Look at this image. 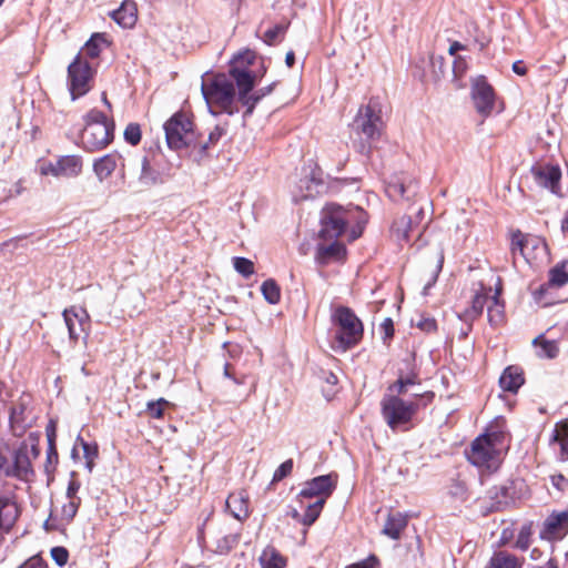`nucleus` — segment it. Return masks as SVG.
I'll return each mask as SVG.
<instances>
[{
	"instance_id": "14",
	"label": "nucleus",
	"mask_w": 568,
	"mask_h": 568,
	"mask_svg": "<svg viewBox=\"0 0 568 568\" xmlns=\"http://www.w3.org/2000/svg\"><path fill=\"white\" fill-rule=\"evenodd\" d=\"M471 99L476 111L481 116L487 118L491 114L495 106V93L484 77H478L473 81Z\"/></svg>"
},
{
	"instance_id": "44",
	"label": "nucleus",
	"mask_w": 568,
	"mask_h": 568,
	"mask_svg": "<svg viewBox=\"0 0 568 568\" xmlns=\"http://www.w3.org/2000/svg\"><path fill=\"white\" fill-rule=\"evenodd\" d=\"M169 405H170V403L164 398H160L155 402H149L146 405V413L152 418L160 419L163 417L164 407L169 406Z\"/></svg>"
},
{
	"instance_id": "57",
	"label": "nucleus",
	"mask_w": 568,
	"mask_h": 568,
	"mask_svg": "<svg viewBox=\"0 0 568 568\" xmlns=\"http://www.w3.org/2000/svg\"><path fill=\"white\" fill-rule=\"evenodd\" d=\"M40 172L42 175H53L61 176L60 168L58 161L55 163H47L41 165Z\"/></svg>"
},
{
	"instance_id": "35",
	"label": "nucleus",
	"mask_w": 568,
	"mask_h": 568,
	"mask_svg": "<svg viewBox=\"0 0 568 568\" xmlns=\"http://www.w3.org/2000/svg\"><path fill=\"white\" fill-rule=\"evenodd\" d=\"M419 384L418 375L415 372L407 374H399L397 381L388 387L389 393H396L397 395H404L407 392V387Z\"/></svg>"
},
{
	"instance_id": "9",
	"label": "nucleus",
	"mask_w": 568,
	"mask_h": 568,
	"mask_svg": "<svg viewBox=\"0 0 568 568\" xmlns=\"http://www.w3.org/2000/svg\"><path fill=\"white\" fill-rule=\"evenodd\" d=\"M255 84V75L251 73L236 72V87L239 89V101L242 105L246 106L244 118L253 113L255 104L264 97L268 95L275 83L261 88L250 94Z\"/></svg>"
},
{
	"instance_id": "7",
	"label": "nucleus",
	"mask_w": 568,
	"mask_h": 568,
	"mask_svg": "<svg viewBox=\"0 0 568 568\" xmlns=\"http://www.w3.org/2000/svg\"><path fill=\"white\" fill-rule=\"evenodd\" d=\"M165 139L169 148L180 150L195 142L193 121L184 112L173 114L164 123Z\"/></svg>"
},
{
	"instance_id": "13",
	"label": "nucleus",
	"mask_w": 568,
	"mask_h": 568,
	"mask_svg": "<svg viewBox=\"0 0 568 568\" xmlns=\"http://www.w3.org/2000/svg\"><path fill=\"white\" fill-rule=\"evenodd\" d=\"M335 487L336 478H333L332 475L317 476L305 483L297 495V499L301 505L304 504V499L310 498L323 499L324 503H326V499L332 495Z\"/></svg>"
},
{
	"instance_id": "58",
	"label": "nucleus",
	"mask_w": 568,
	"mask_h": 568,
	"mask_svg": "<svg viewBox=\"0 0 568 568\" xmlns=\"http://www.w3.org/2000/svg\"><path fill=\"white\" fill-rule=\"evenodd\" d=\"M0 476L12 477L11 462L0 452Z\"/></svg>"
},
{
	"instance_id": "47",
	"label": "nucleus",
	"mask_w": 568,
	"mask_h": 568,
	"mask_svg": "<svg viewBox=\"0 0 568 568\" xmlns=\"http://www.w3.org/2000/svg\"><path fill=\"white\" fill-rule=\"evenodd\" d=\"M568 439V418L556 424L551 442L560 443Z\"/></svg>"
},
{
	"instance_id": "61",
	"label": "nucleus",
	"mask_w": 568,
	"mask_h": 568,
	"mask_svg": "<svg viewBox=\"0 0 568 568\" xmlns=\"http://www.w3.org/2000/svg\"><path fill=\"white\" fill-rule=\"evenodd\" d=\"M382 326L385 331V335L388 337V336H392L393 335V322L390 318H385L384 322L382 323Z\"/></svg>"
},
{
	"instance_id": "45",
	"label": "nucleus",
	"mask_w": 568,
	"mask_h": 568,
	"mask_svg": "<svg viewBox=\"0 0 568 568\" xmlns=\"http://www.w3.org/2000/svg\"><path fill=\"white\" fill-rule=\"evenodd\" d=\"M124 139L132 145H136L141 140V129L136 123H130L124 130Z\"/></svg>"
},
{
	"instance_id": "52",
	"label": "nucleus",
	"mask_w": 568,
	"mask_h": 568,
	"mask_svg": "<svg viewBox=\"0 0 568 568\" xmlns=\"http://www.w3.org/2000/svg\"><path fill=\"white\" fill-rule=\"evenodd\" d=\"M80 487H81L80 481L77 479L75 474L72 473L71 474V478H70L69 484H68V488H67V498L71 499V500H73V499H81L78 496Z\"/></svg>"
},
{
	"instance_id": "43",
	"label": "nucleus",
	"mask_w": 568,
	"mask_h": 568,
	"mask_svg": "<svg viewBox=\"0 0 568 568\" xmlns=\"http://www.w3.org/2000/svg\"><path fill=\"white\" fill-rule=\"evenodd\" d=\"M233 266L237 273L244 277H248L254 273V264L251 260L245 257H234Z\"/></svg>"
},
{
	"instance_id": "60",
	"label": "nucleus",
	"mask_w": 568,
	"mask_h": 568,
	"mask_svg": "<svg viewBox=\"0 0 568 568\" xmlns=\"http://www.w3.org/2000/svg\"><path fill=\"white\" fill-rule=\"evenodd\" d=\"M513 71L518 75H525L527 73V69L521 61H516L513 64Z\"/></svg>"
},
{
	"instance_id": "39",
	"label": "nucleus",
	"mask_w": 568,
	"mask_h": 568,
	"mask_svg": "<svg viewBox=\"0 0 568 568\" xmlns=\"http://www.w3.org/2000/svg\"><path fill=\"white\" fill-rule=\"evenodd\" d=\"M568 283V262L556 265L549 272V284L552 286H562Z\"/></svg>"
},
{
	"instance_id": "41",
	"label": "nucleus",
	"mask_w": 568,
	"mask_h": 568,
	"mask_svg": "<svg viewBox=\"0 0 568 568\" xmlns=\"http://www.w3.org/2000/svg\"><path fill=\"white\" fill-rule=\"evenodd\" d=\"M264 298L270 304H277L281 300V291L278 285L273 280H266L261 286Z\"/></svg>"
},
{
	"instance_id": "4",
	"label": "nucleus",
	"mask_w": 568,
	"mask_h": 568,
	"mask_svg": "<svg viewBox=\"0 0 568 568\" xmlns=\"http://www.w3.org/2000/svg\"><path fill=\"white\" fill-rule=\"evenodd\" d=\"M84 128L81 133V144L90 152L106 148L114 136V122L97 110L92 109L83 116Z\"/></svg>"
},
{
	"instance_id": "64",
	"label": "nucleus",
	"mask_w": 568,
	"mask_h": 568,
	"mask_svg": "<svg viewBox=\"0 0 568 568\" xmlns=\"http://www.w3.org/2000/svg\"><path fill=\"white\" fill-rule=\"evenodd\" d=\"M222 134H223L222 130L219 128H215V130L210 133L209 141L211 143H215L222 136Z\"/></svg>"
},
{
	"instance_id": "32",
	"label": "nucleus",
	"mask_w": 568,
	"mask_h": 568,
	"mask_svg": "<svg viewBox=\"0 0 568 568\" xmlns=\"http://www.w3.org/2000/svg\"><path fill=\"white\" fill-rule=\"evenodd\" d=\"M540 243L539 239L529 237L524 235L521 232H517L513 236L511 250L514 253L519 251V253L525 257L526 261H529L528 250L529 247H537Z\"/></svg>"
},
{
	"instance_id": "30",
	"label": "nucleus",
	"mask_w": 568,
	"mask_h": 568,
	"mask_svg": "<svg viewBox=\"0 0 568 568\" xmlns=\"http://www.w3.org/2000/svg\"><path fill=\"white\" fill-rule=\"evenodd\" d=\"M261 568H284L286 559L273 547L267 546L258 558Z\"/></svg>"
},
{
	"instance_id": "25",
	"label": "nucleus",
	"mask_w": 568,
	"mask_h": 568,
	"mask_svg": "<svg viewBox=\"0 0 568 568\" xmlns=\"http://www.w3.org/2000/svg\"><path fill=\"white\" fill-rule=\"evenodd\" d=\"M523 560L506 551H495L485 568H521Z\"/></svg>"
},
{
	"instance_id": "20",
	"label": "nucleus",
	"mask_w": 568,
	"mask_h": 568,
	"mask_svg": "<svg viewBox=\"0 0 568 568\" xmlns=\"http://www.w3.org/2000/svg\"><path fill=\"white\" fill-rule=\"evenodd\" d=\"M491 292V287L486 288L485 286L480 285V288L476 291L473 300H471V306L463 314L459 315V318L464 322L471 323L476 318H478L484 311V306L489 301V297Z\"/></svg>"
},
{
	"instance_id": "36",
	"label": "nucleus",
	"mask_w": 568,
	"mask_h": 568,
	"mask_svg": "<svg viewBox=\"0 0 568 568\" xmlns=\"http://www.w3.org/2000/svg\"><path fill=\"white\" fill-rule=\"evenodd\" d=\"M412 230V219L408 215H402L396 219L392 225V235L398 241H407Z\"/></svg>"
},
{
	"instance_id": "53",
	"label": "nucleus",
	"mask_w": 568,
	"mask_h": 568,
	"mask_svg": "<svg viewBox=\"0 0 568 568\" xmlns=\"http://www.w3.org/2000/svg\"><path fill=\"white\" fill-rule=\"evenodd\" d=\"M82 448L84 453V457L87 459V468L89 471L93 468V460L98 456V449L97 447H91L88 443L82 442Z\"/></svg>"
},
{
	"instance_id": "27",
	"label": "nucleus",
	"mask_w": 568,
	"mask_h": 568,
	"mask_svg": "<svg viewBox=\"0 0 568 568\" xmlns=\"http://www.w3.org/2000/svg\"><path fill=\"white\" fill-rule=\"evenodd\" d=\"M501 286H496L495 293L489 297L487 306L488 322L497 326L504 321V304L500 301Z\"/></svg>"
},
{
	"instance_id": "3",
	"label": "nucleus",
	"mask_w": 568,
	"mask_h": 568,
	"mask_svg": "<svg viewBox=\"0 0 568 568\" xmlns=\"http://www.w3.org/2000/svg\"><path fill=\"white\" fill-rule=\"evenodd\" d=\"M506 434L496 427H489L487 432L478 436L467 453L468 460L487 469L496 468L499 464V454L504 448Z\"/></svg>"
},
{
	"instance_id": "29",
	"label": "nucleus",
	"mask_w": 568,
	"mask_h": 568,
	"mask_svg": "<svg viewBox=\"0 0 568 568\" xmlns=\"http://www.w3.org/2000/svg\"><path fill=\"white\" fill-rule=\"evenodd\" d=\"M136 9L133 2H124L112 12V18L122 27L130 28L136 22Z\"/></svg>"
},
{
	"instance_id": "26",
	"label": "nucleus",
	"mask_w": 568,
	"mask_h": 568,
	"mask_svg": "<svg viewBox=\"0 0 568 568\" xmlns=\"http://www.w3.org/2000/svg\"><path fill=\"white\" fill-rule=\"evenodd\" d=\"M120 156L116 153L105 154L93 163V170L100 181H104L115 171Z\"/></svg>"
},
{
	"instance_id": "49",
	"label": "nucleus",
	"mask_w": 568,
	"mask_h": 568,
	"mask_svg": "<svg viewBox=\"0 0 568 568\" xmlns=\"http://www.w3.org/2000/svg\"><path fill=\"white\" fill-rule=\"evenodd\" d=\"M293 470V460L287 459L284 463H282L277 469L274 471L273 475V481H280L283 478H285L287 475H290Z\"/></svg>"
},
{
	"instance_id": "48",
	"label": "nucleus",
	"mask_w": 568,
	"mask_h": 568,
	"mask_svg": "<svg viewBox=\"0 0 568 568\" xmlns=\"http://www.w3.org/2000/svg\"><path fill=\"white\" fill-rule=\"evenodd\" d=\"M140 181L145 185L153 184L156 181L155 174L152 171L146 158H144L142 161V172L140 175Z\"/></svg>"
},
{
	"instance_id": "15",
	"label": "nucleus",
	"mask_w": 568,
	"mask_h": 568,
	"mask_svg": "<svg viewBox=\"0 0 568 568\" xmlns=\"http://www.w3.org/2000/svg\"><path fill=\"white\" fill-rule=\"evenodd\" d=\"M30 454L38 455L34 447L29 448L27 444H21L13 453L11 462L12 477L27 480L33 474Z\"/></svg>"
},
{
	"instance_id": "28",
	"label": "nucleus",
	"mask_w": 568,
	"mask_h": 568,
	"mask_svg": "<svg viewBox=\"0 0 568 568\" xmlns=\"http://www.w3.org/2000/svg\"><path fill=\"white\" fill-rule=\"evenodd\" d=\"M345 246L338 242L329 245H320L317 247V260L322 264H327L331 260H342L345 256Z\"/></svg>"
},
{
	"instance_id": "2",
	"label": "nucleus",
	"mask_w": 568,
	"mask_h": 568,
	"mask_svg": "<svg viewBox=\"0 0 568 568\" xmlns=\"http://www.w3.org/2000/svg\"><path fill=\"white\" fill-rule=\"evenodd\" d=\"M234 82L230 72L215 74L202 82V94L212 113L224 112L232 115L239 112L240 101L239 97L236 98Z\"/></svg>"
},
{
	"instance_id": "33",
	"label": "nucleus",
	"mask_w": 568,
	"mask_h": 568,
	"mask_svg": "<svg viewBox=\"0 0 568 568\" xmlns=\"http://www.w3.org/2000/svg\"><path fill=\"white\" fill-rule=\"evenodd\" d=\"M61 176H77L82 171V161L77 155H65L58 160Z\"/></svg>"
},
{
	"instance_id": "21",
	"label": "nucleus",
	"mask_w": 568,
	"mask_h": 568,
	"mask_svg": "<svg viewBox=\"0 0 568 568\" xmlns=\"http://www.w3.org/2000/svg\"><path fill=\"white\" fill-rule=\"evenodd\" d=\"M225 506L230 514L237 520L248 517V495L245 490H239L229 495Z\"/></svg>"
},
{
	"instance_id": "63",
	"label": "nucleus",
	"mask_w": 568,
	"mask_h": 568,
	"mask_svg": "<svg viewBox=\"0 0 568 568\" xmlns=\"http://www.w3.org/2000/svg\"><path fill=\"white\" fill-rule=\"evenodd\" d=\"M464 49H465V47H464L460 42L455 41V42H453V43L449 45L448 53H449L450 55H455V54L457 53V51H459V50H464Z\"/></svg>"
},
{
	"instance_id": "59",
	"label": "nucleus",
	"mask_w": 568,
	"mask_h": 568,
	"mask_svg": "<svg viewBox=\"0 0 568 568\" xmlns=\"http://www.w3.org/2000/svg\"><path fill=\"white\" fill-rule=\"evenodd\" d=\"M516 546L521 549V550H526L529 546V541H528V532L521 530L517 537V540H516Z\"/></svg>"
},
{
	"instance_id": "38",
	"label": "nucleus",
	"mask_w": 568,
	"mask_h": 568,
	"mask_svg": "<svg viewBox=\"0 0 568 568\" xmlns=\"http://www.w3.org/2000/svg\"><path fill=\"white\" fill-rule=\"evenodd\" d=\"M534 345L540 347L538 355L541 357L555 358L559 354V347L556 341H548L544 339L542 336H538L534 339Z\"/></svg>"
},
{
	"instance_id": "34",
	"label": "nucleus",
	"mask_w": 568,
	"mask_h": 568,
	"mask_svg": "<svg viewBox=\"0 0 568 568\" xmlns=\"http://www.w3.org/2000/svg\"><path fill=\"white\" fill-rule=\"evenodd\" d=\"M427 262H428V267H429V273L432 275V280L427 283L425 288H428L430 285H433L436 282L437 276L443 268V264H444L443 247H440V246L434 247L432 253L428 256Z\"/></svg>"
},
{
	"instance_id": "5",
	"label": "nucleus",
	"mask_w": 568,
	"mask_h": 568,
	"mask_svg": "<svg viewBox=\"0 0 568 568\" xmlns=\"http://www.w3.org/2000/svg\"><path fill=\"white\" fill-rule=\"evenodd\" d=\"M332 322L338 326L336 341L343 351L353 347L362 338V322L349 307L337 306L332 314Z\"/></svg>"
},
{
	"instance_id": "56",
	"label": "nucleus",
	"mask_w": 568,
	"mask_h": 568,
	"mask_svg": "<svg viewBox=\"0 0 568 568\" xmlns=\"http://www.w3.org/2000/svg\"><path fill=\"white\" fill-rule=\"evenodd\" d=\"M377 564H378L377 557L374 555H371L368 558H366L362 561L352 564V565L347 566L346 568H375L377 566Z\"/></svg>"
},
{
	"instance_id": "10",
	"label": "nucleus",
	"mask_w": 568,
	"mask_h": 568,
	"mask_svg": "<svg viewBox=\"0 0 568 568\" xmlns=\"http://www.w3.org/2000/svg\"><path fill=\"white\" fill-rule=\"evenodd\" d=\"M356 129L368 140H374L381 135L383 121L381 108L377 102L369 103L359 109L355 118Z\"/></svg>"
},
{
	"instance_id": "42",
	"label": "nucleus",
	"mask_w": 568,
	"mask_h": 568,
	"mask_svg": "<svg viewBox=\"0 0 568 568\" xmlns=\"http://www.w3.org/2000/svg\"><path fill=\"white\" fill-rule=\"evenodd\" d=\"M239 542L237 534H227L216 539L215 551L219 554H227Z\"/></svg>"
},
{
	"instance_id": "51",
	"label": "nucleus",
	"mask_w": 568,
	"mask_h": 568,
	"mask_svg": "<svg viewBox=\"0 0 568 568\" xmlns=\"http://www.w3.org/2000/svg\"><path fill=\"white\" fill-rule=\"evenodd\" d=\"M286 28L284 26H275L274 28L268 29L264 33V40L266 43L272 44L277 39L282 38L285 33Z\"/></svg>"
},
{
	"instance_id": "31",
	"label": "nucleus",
	"mask_w": 568,
	"mask_h": 568,
	"mask_svg": "<svg viewBox=\"0 0 568 568\" xmlns=\"http://www.w3.org/2000/svg\"><path fill=\"white\" fill-rule=\"evenodd\" d=\"M108 45V40L103 33H94L84 44L82 50L78 54H83V58L87 57L91 59H95L99 57L102 48Z\"/></svg>"
},
{
	"instance_id": "23",
	"label": "nucleus",
	"mask_w": 568,
	"mask_h": 568,
	"mask_svg": "<svg viewBox=\"0 0 568 568\" xmlns=\"http://www.w3.org/2000/svg\"><path fill=\"white\" fill-rule=\"evenodd\" d=\"M256 55L251 50H244L234 55L230 65V73L236 81V72L252 73L248 69L254 63Z\"/></svg>"
},
{
	"instance_id": "55",
	"label": "nucleus",
	"mask_w": 568,
	"mask_h": 568,
	"mask_svg": "<svg viewBox=\"0 0 568 568\" xmlns=\"http://www.w3.org/2000/svg\"><path fill=\"white\" fill-rule=\"evenodd\" d=\"M18 568H47L45 561L38 555L30 557Z\"/></svg>"
},
{
	"instance_id": "16",
	"label": "nucleus",
	"mask_w": 568,
	"mask_h": 568,
	"mask_svg": "<svg viewBox=\"0 0 568 568\" xmlns=\"http://www.w3.org/2000/svg\"><path fill=\"white\" fill-rule=\"evenodd\" d=\"M323 187L324 184L321 176L315 171H312L300 179L292 194L295 201L307 200L318 195Z\"/></svg>"
},
{
	"instance_id": "50",
	"label": "nucleus",
	"mask_w": 568,
	"mask_h": 568,
	"mask_svg": "<svg viewBox=\"0 0 568 568\" xmlns=\"http://www.w3.org/2000/svg\"><path fill=\"white\" fill-rule=\"evenodd\" d=\"M51 557L58 566L62 567L68 562L69 552L64 547L57 546L51 549Z\"/></svg>"
},
{
	"instance_id": "1",
	"label": "nucleus",
	"mask_w": 568,
	"mask_h": 568,
	"mask_svg": "<svg viewBox=\"0 0 568 568\" xmlns=\"http://www.w3.org/2000/svg\"><path fill=\"white\" fill-rule=\"evenodd\" d=\"M356 222V226L349 233V241L361 236L363 226L366 223L364 212L359 207L343 209L336 204H329L323 210L321 236L324 239H336L341 236L347 225Z\"/></svg>"
},
{
	"instance_id": "54",
	"label": "nucleus",
	"mask_w": 568,
	"mask_h": 568,
	"mask_svg": "<svg viewBox=\"0 0 568 568\" xmlns=\"http://www.w3.org/2000/svg\"><path fill=\"white\" fill-rule=\"evenodd\" d=\"M467 64L466 61L462 57H456L453 63V73L455 81H459V79L466 72Z\"/></svg>"
},
{
	"instance_id": "24",
	"label": "nucleus",
	"mask_w": 568,
	"mask_h": 568,
	"mask_svg": "<svg viewBox=\"0 0 568 568\" xmlns=\"http://www.w3.org/2000/svg\"><path fill=\"white\" fill-rule=\"evenodd\" d=\"M524 384L523 372L516 366L507 367L499 378V385L504 390L516 393Z\"/></svg>"
},
{
	"instance_id": "12",
	"label": "nucleus",
	"mask_w": 568,
	"mask_h": 568,
	"mask_svg": "<svg viewBox=\"0 0 568 568\" xmlns=\"http://www.w3.org/2000/svg\"><path fill=\"white\" fill-rule=\"evenodd\" d=\"M63 318L69 332V338L78 342L80 337L85 342L89 335L90 316L82 307L72 306L64 310Z\"/></svg>"
},
{
	"instance_id": "46",
	"label": "nucleus",
	"mask_w": 568,
	"mask_h": 568,
	"mask_svg": "<svg viewBox=\"0 0 568 568\" xmlns=\"http://www.w3.org/2000/svg\"><path fill=\"white\" fill-rule=\"evenodd\" d=\"M414 323H415L416 327H418L420 331L426 332V333L434 332L437 328L435 318L425 316V315H419L414 321Z\"/></svg>"
},
{
	"instance_id": "8",
	"label": "nucleus",
	"mask_w": 568,
	"mask_h": 568,
	"mask_svg": "<svg viewBox=\"0 0 568 568\" xmlns=\"http://www.w3.org/2000/svg\"><path fill=\"white\" fill-rule=\"evenodd\" d=\"M94 70L92 65L83 58V54H77L74 60L68 67V89L72 100L87 94L93 81Z\"/></svg>"
},
{
	"instance_id": "62",
	"label": "nucleus",
	"mask_w": 568,
	"mask_h": 568,
	"mask_svg": "<svg viewBox=\"0 0 568 568\" xmlns=\"http://www.w3.org/2000/svg\"><path fill=\"white\" fill-rule=\"evenodd\" d=\"M560 445V459L568 460V439L559 443Z\"/></svg>"
},
{
	"instance_id": "40",
	"label": "nucleus",
	"mask_w": 568,
	"mask_h": 568,
	"mask_svg": "<svg viewBox=\"0 0 568 568\" xmlns=\"http://www.w3.org/2000/svg\"><path fill=\"white\" fill-rule=\"evenodd\" d=\"M81 505V499H69L68 503L63 504L60 515V525H69L75 517L78 509Z\"/></svg>"
},
{
	"instance_id": "37",
	"label": "nucleus",
	"mask_w": 568,
	"mask_h": 568,
	"mask_svg": "<svg viewBox=\"0 0 568 568\" xmlns=\"http://www.w3.org/2000/svg\"><path fill=\"white\" fill-rule=\"evenodd\" d=\"M325 503L323 499H316L314 503L303 504L302 507H305V514L301 518V524L308 527L313 525L316 519L320 517L321 511L324 507Z\"/></svg>"
},
{
	"instance_id": "18",
	"label": "nucleus",
	"mask_w": 568,
	"mask_h": 568,
	"mask_svg": "<svg viewBox=\"0 0 568 568\" xmlns=\"http://www.w3.org/2000/svg\"><path fill=\"white\" fill-rule=\"evenodd\" d=\"M385 191L393 201L409 200L416 194L417 183L413 179L395 178L387 183Z\"/></svg>"
},
{
	"instance_id": "11",
	"label": "nucleus",
	"mask_w": 568,
	"mask_h": 568,
	"mask_svg": "<svg viewBox=\"0 0 568 568\" xmlns=\"http://www.w3.org/2000/svg\"><path fill=\"white\" fill-rule=\"evenodd\" d=\"M34 415L31 407V396L22 395L12 406L10 413V427L16 436H21L32 426Z\"/></svg>"
},
{
	"instance_id": "19",
	"label": "nucleus",
	"mask_w": 568,
	"mask_h": 568,
	"mask_svg": "<svg viewBox=\"0 0 568 568\" xmlns=\"http://www.w3.org/2000/svg\"><path fill=\"white\" fill-rule=\"evenodd\" d=\"M534 178L538 185L549 189L552 193H558L561 171L558 166L546 165L532 170Z\"/></svg>"
},
{
	"instance_id": "17",
	"label": "nucleus",
	"mask_w": 568,
	"mask_h": 568,
	"mask_svg": "<svg viewBox=\"0 0 568 568\" xmlns=\"http://www.w3.org/2000/svg\"><path fill=\"white\" fill-rule=\"evenodd\" d=\"M568 532V513L551 514L544 523L540 537L547 540L562 539Z\"/></svg>"
},
{
	"instance_id": "22",
	"label": "nucleus",
	"mask_w": 568,
	"mask_h": 568,
	"mask_svg": "<svg viewBox=\"0 0 568 568\" xmlns=\"http://www.w3.org/2000/svg\"><path fill=\"white\" fill-rule=\"evenodd\" d=\"M408 517L403 513L388 514L382 534L390 539L398 540L402 531L407 527Z\"/></svg>"
},
{
	"instance_id": "6",
	"label": "nucleus",
	"mask_w": 568,
	"mask_h": 568,
	"mask_svg": "<svg viewBox=\"0 0 568 568\" xmlns=\"http://www.w3.org/2000/svg\"><path fill=\"white\" fill-rule=\"evenodd\" d=\"M381 407L386 424L393 430H397L412 420L417 412L418 404L405 402L395 393H389L383 397Z\"/></svg>"
}]
</instances>
